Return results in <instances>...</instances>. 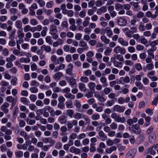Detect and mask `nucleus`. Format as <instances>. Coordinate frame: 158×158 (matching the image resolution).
Masks as SVG:
<instances>
[{
	"mask_svg": "<svg viewBox=\"0 0 158 158\" xmlns=\"http://www.w3.org/2000/svg\"><path fill=\"white\" fill-rule=\"evenodd\" d=\"M119 43L122 45L124 46H127L128 45V42L121 38L119 37L118 40Z\"/></svg>",
	"mask_w": 158,
	"mask_h": 158,
	"instance_id": "nucleus-12",
	"label": "nucleus"
},
{
	"mask_svg": "<svg viewBox=\"0 0 158 158\" xmlns=\"http://www.w3.org/2000/svg\"><path fill=\"white\" fill-rule=\"evenodd\" d=\"M106 143L107 145L111 146L114 144V143L113 140L108 139L106 140Z\"/></svg>",
	"mask_w": 158,
	"mask_h": 158,
	"instance_id": "nucleus-54",
	"label": "nucleus"
},
{
	"mask_svg": "<svg viewBox=\"0 0 158 158\" xmlns=\"http://www.w3.org/2000/svg\"><path fill=\"white\" fill-rule=\"evenodd\" d=\"M82 36V34L80 33H77L75 35V39L77 40H81Z\"/></svg>",
	"mask_w": 158,
	"mask_h": 158,
	"instance_id": "nucleus-61",
	"label": "nucleus"
},
{
	"mask_svg": "<svg viewBox=\"0 0 158 158\" xmlns=\"http://www.w3.org/2000/svg\"><path fill=\"white\" fill-rule=\"evenodd\" d=\"M15 26L18 28L20 29L22 27V23L19 20H17L15 23Z\"/></svg>",
	"mask_w": 158,
	"mask_h": 158,
	"instance_id": "nucleus-29",
	"label": "nucleus"
},
{
	"mask_svg": "<svg viewBox=\"0 0 158 158\" xmlns=\"http://www.w3.org/2000/svg\"><path fill=\"white\" fill-rule=\"evenodd\" d=\"M70 151L72 153L77 154L80 152V150L79 149L76 148L74 147H72L70 149Z\"/></svg>",
	"mask_w": 158,
	"mask_h": 158,
	"instance_id": "nucleus-25",
	"label": "nucleus"
},
{
	"mask_svg": "<svg viewBox=\"0 0 158 158\" xmlns=\"http://www.w3.org/2000/svg\"><path fill=\"white\" fill-rule=\"evenodd\" d=\"M154 65L152 63H150L147 64L146 65V68L148 70H152L154 68Z\"/></svg>",
	"mask_w": 158,
	"mask_h": 158,
	"instance_id": "nucleus-44",
	"label": "nucleus"
},
{
	"mask_svg": "<svg viewBox=\"0 0 158 158\" xmlns=\"http://www.w3.org/2000/svg\"><path fill=\"white\" fill-rule=\"evenodd\" d=\"M75 105L77 109V110L79 112H82V110L80 109L81 106V104L80 102L79 101H76Z\"/></svg>",
	"mask_w": 158,
	"mask_h": 158,
	"instance_id": "nucleus-31",
	"label": "nucleus"
},
{
	"mask_svg": "<svg viewBox=\"0 0 158 158\" xmlns=\"http://www.w3.org/2000/svg\"><path fill=\"white\" fill-rule=\"evenodd\" d=\"M88 86L89 89L91 90L94 89L96 86L95 84L93 82H90L88 84Z\"/></svg>",
	"mask_w": 158,
	"mask_h": 158,
	"instance_id": "nucleus-36",
	"label": "nucleus"
},
{
	"mask_svg": "<svg viewBox=\"0 0 158 158\" xmlns=\"http://www.w3.org/2000/svg\"><path fill=\"white\" fill-rule=\"evenodd\" d=\"M6 100L7 102H12L16 100L11 96H9L6 98Z\"/></svg>",
	"mask_w": 158,
	"mask_h": 158,
	"instance_id": "nucleus-53",
	"label": "nucleus"
},
{
	"mask_svg": "<svg viewBox=\"0 0 158 158\" xmlns=\"http://www.w3.org/2000/svg\"><path fill=\"white\" fill-rule=\"evenodd\" d=\"M155 71H152L149 72L147 75V76L152 81H156L158 79L157 77L154 76Z\"/></svg>",
	"mask_w": 158,
	"mask_h": 158,
	"instance_id": "nucleus-4",
	"label": "nucleus"
},
{
	"mask_svg": "<svg viewBox=\"0 0 158 158\" xmlns=\"http://www.w3.org/2000/svg\"><path fill=\"white\" fill-rule=\"evenodd\" d=\"M65 104L66 107L68 108H72L73 106L72 102L71 101H67L65 102Z\"/></svg>",
	"mask_w": 158,
	"mask_h": 158,
	"instance_id": "nucleus-37",
	"label": "nucleus"
},
{
	"mask_svg": "<svg viewBox=\"0 0 158 158\" xmlns=\"http://www.w3.org/2000/svg\"><path fill=\"white\" fill-rule=\"evenodd\" d=\"M101 82L103 84V86L104 87L106 86L107 85V83L106 82V79L104 77H102L100 79Z\"/></svg>",
	"mask_w": 158,
	"mask_h": 158,
	"instance_id": "nucleus-38",
	"label": "nucleus"
},
{
	"mask_svg": "<svg viewBox=\"0 0 158 158\" xmlns=\"http://www.w3.org/2000/svg\"><path fill=\"white\" fill-rule=\"evenodd\" d=\"M116 57L118 60L119 61H123L124 60L123 56L120 54H118L116 55Z\"/></svg>",
	"mask_w": 158,
	"mask_h": 158,
	"instance_id": "nucleus-59",
	"label": "nucleus"
},
{
	"mask_svg": "<svg viewBox=\"0 0 158 158\" xmlns=\"http://www.w3.org/2000/svg\"><path fill=\"white\" fill-rule=\"evenodd\" d=\"M100 39L102 42L106 44H108L110 42V40L104 35H102L101 36Z\"/></svg>",
	"mask_w": 158,
	"mask_h": 158,
	"instance_id": "nucleus-14",
	"label": "nucleus"
},
{
	"mask_svg": "<svg viewBox=\"0 0 158 158\" xmlns=\"http://www.w3.org/2000/svg\"><path fill=\"white\" fill-rule=\"evenodd\" d=\"M54 5V2L52 1H51L47 3L46 7L48 8H51Z\"/></svg>",
	"mask_w": 158,
	"mask_h": 158,
	"instance_id": "nucleus-51",
	"label": "nucleus"
},
{
	"mask_svg": "<svg viewBox=\"0 0 158 158\" xmlns=\"http://www.w3.org/2000/svg\"><path fill=\"white\" fill-rule=\"evenodd\" d=\"M123 8V6L120 4H117L115 6V9L117 11L121 10Z\"/></svg>",
	"mask_w": 158,
	"mask_h": 158,
	"instance_id": "nucleus-55",
	"label": "nucleus"
},
{
	"mask_svg": "<svg viewBox=\"0 0 158 158\" xmlns=\"http://www.w3.org/2000/svg\"><path fill=\"white\" fill-rule=\"evenodd\" d=\"M158 103V96L155 97L151 102V105L156 106Z\"/></svg>",
	"mask_w": 158,
	"mask_h": 158,
	"instance_id": "nucleus-32",
	"label": "nucleus"
},
{
	"mask_svg": "<svg viewBox=\"0 0 158 158\" xmlns=\"http://www.w3.org/2000/svg\"><path fill=\"white\" fill-rule=\"evenodd\" d=\"M95 57L97 60L99 61L102 58V56L101 53H97L95 54Z\"/></svg>",
	"mask_w": 158,
	"mask_h": 158,
	"instance_id": "nucleus-49",
	"label": "nucleus"
},
{
	"mask_svg": "<svg viewBox=\"0 0 158 158\" xmlns=\"http://www.w3.org/2000/svg\"><path fill=\"white\" fill-rule=\"evenodd\" d=\"M90 19V18L89 17H86L83 23V25L84 27H87L89 24V21Z\"/></svg>",
	"mask_w": 158,
	"mask_h": 158,
	"instance_id": "nucleus-20",
	"label": "nucleus"
},
{
	"mask_svg": "<svg viewBox=\"0 0 158 158\" xmlns=\"http://www.w3.org/2000/svg\"><path fill=\"white\" fill-rule=\"evenodd\" d=\"M56 27L53 25H51L50 28V34L52 35L56 34L57 32Z\"/></svg>",
	"mask_w": 158,
	"mask_h": 158,
	"instance_id": "nucleus-11",
	"label": "nucleus"
},
{
	"mask_svg": "<svg viewBox=\"0 0 158 158\" xmlns=\"http://www.w3.org/2000/svg\"><path fill=\"white\" fill-rule=\"evenodd\" d=\"M47 30V28L46 27H44L43 28L41 32V35L42 36H44L46 35Z\"/></svg>",
	"mask_w": 158,
	"mask_h": 158,
	"instance_id": "nucleus-43",
	"label": "nucleus"
},
{
	"mask_svg": "<svg viewBox=\"0 0 158 158\" xmlns=\"http://www.w3.org/2000/svg\"><path fill=\"white\" fill-rule=\"evenodd\" d=\"M80 81L81 82L86 83L88 82L89 79L87 77L83 76L81 77Z\"/></svg>",
	"mask_w": 158,
	"mask_h": 158,
	"instance_id": "nucleus-48",
	"label": "nucleus"
},
{
	"mask_svg": "<svg viewBox=\"0 0 158 158\" xmlns=\"http://www.w3.org/2000/svg\"><path fill=\"white\" fill-rule=\"evenodd\" d=\"M63 44L62 40L60 39L58 40V41H55L53 43V46L54 47H57L59 45H62Z\"/></svg>",
	"mask_w": 158,
	"mask_h": 158,
	"instance_id": "nucleus-19",
	"label": "nucleus"
},
{
	"mask_svg": "<svg viewBox=\"0 0 158 158\" xmlns=\"http://www.w3.org/2000/svg\"><path fill=\"white\" fill-rule=\"evenodd\" d=\"M123 31H126L125 34L126 36L130 38L131 37V35L133 34V32L131 31L127 28L124 29Z\"/></svg>",
	"mask_w": 158,
	"mask_h": 158,
	"instance_id": "nucleus-22",
	"label": "nucleus"
},
{
	"mask_svg": "<svg viewBox=\"0 0 158 158\" xmlns=\"http://www.w3.org/2000/svg\"><path fill=\"white\" fill-rule=\"evenodd\" d=\"M118 24L121 26H125L127 23L126 19L123 17H121L119 18L117 20Z\"/></svg>",
	"mask_w": 158,
	"mask_h": 158,
	"instance_id": "nucleus-7",
	"label": "nucleus"
},
{
	"mask_svg": "<svg viewBox=\"0 0 158 158\" xmlns=\"http://www.w3.org/2000/svg\"><path fill=\"white\" fill-rule=\"evenodd\" d=\"M40 49L43 51H45L47 52L51 51V48L49 46H46L45 45H43L40 47Z\"/></svg>",
	"mask_w": 158,
	"mask_h": 158,
	"instance_id": "nucleus-16",
	"label": "nucleus"
},
{
	"mask_svg": "<svg viewBox=\"0 0 158 158\" xmlns=\"http://www.w3.org/2000/svg\"><path fill=\"white\" fill-rule=\"evenodd\" d=\"M106 9L105 7H102L99 9L98 10L97 14L98 15H100L102 13H105L106 11Z\"/></svg>",
	"mask_w": 158,
	"mask_h": 158,
	"instance_id": "nucleus-24",
	"label": "nucleus"
},
{
	"mask_svg": "<svg viewBox=\"0 0 158 158\" xmlns=\"http://www.w3.org/2000/svg\"><path fill=\"white\" fill-rule=\"evenodd\" d=\"M32 35L31 33L30 32H27L25 35V40L26 41H28L29 40V39L31 37Z\"/></svg>",
	"mask_w": 158,
	"mask_h": 158,
	"instance_id": "nucleus-41",
	"label": "nucleus"
},
{
	"mask_svg": "<svg viewBox=\"0 0 158 158\" xmlns=\"http://www.w3.org/2000/svg\"><path fill=\"white\" fill-rule=\"evenodd\" d=\"M58 121L62 124L66 122L65 118L63 117H60L58 119Z\"/></svg>",
	"mask_w": 158,
	"mask_h": 158,
	"instance_id": "nucleus-47",
	"label": "nucleus"
},
{
	"mask_svg": "<svg viewBox=\"0 0 158 158\" xmlns=\"http://www.w3.org/2000/svg\"><path fill=\"white\" fill-rule=\"evenodd\" d=\"M64 96L66 98H70L71 99H74L75 98L74 95L71 94L69 93H66L64 95Z\"/></svg>",
	"mask_w": 158,
	"mask_h": 158,
	"instance_id": "nucleus-40",
	"label": "nucleus"
},
{
	"mask_svg": "<svg viewBox=\"0 0 158 158\" xmlns=\"http://www.w3.org/2000/svg\"><path fill=\"white\" fill-rule=\"evenodd\" d=\"M41 7H43L45 5V2L43 0H35Z\"/></svg>",
	"mask_w": 158,
	"mask_h": 158,
	"instance_id": "nucleus-42",
	"label": "nucleus"
},
{
	"mask_svg": "<svg viewBox=\"0 0 158 158\" xmlns=\"http://www.w3.org/2000/svg\"><path fill=\"white\" fill-rule=\"evenodd\" d=\"M15 156L16 157L20 158L23 156V152L21 151H19L15 152Z\"/></svg>",
	"mask_w": 158,
	"mask_h": 158,
	"instance_id": "nucleus-57",
	"label": "nucleus"
},
{
	"mask_svg": "<svg viewBox=\"0 0 158 158\" xmlns=\"http://www.w3.org/2000/svg\"><path fill=\"white\" fill-rule=\"evenodd\" d=\"M82 118L85 121V124H89L90 123V120L88 117L86 115H84L82 117Z\"/></svg>",
	"mask_w": 158,
	"mask_h": 158,
	"instance_id": "nucleus-63",
	"label": "nucleus"
},
{
	"mask_svg": "<svg viewBox=\"0 0 158 158\" xmlns=\"http://www.w3.org/2000/svg\"><path fill=\"white\" fill-rule=\"evenodd\" d=\"M67 114L68 115L71 117H72L73 115V112L72 110L68 109L67 110Z\"/></svg>",
	"mask_w": 158,
	"mask_h": 158,
	"instance_id": "nucleus-62",
	"label": "nucleus"
},
{
	"mask_svg": "<svg viewBox=\"0 0 158 158\" xmlns=\"http://www.w3.org/2000/svg\"><path fill=\"white\" fill-rule=\"evenodd\" d=\"M84 115L79 113H77L75 114L74 117L75 119H79L81 118H82V117Z\"/></svg>",
	"mask_w": 158,
	"mask_h": 158,
	"instance_id": "nucleus-39",
	"label": "nucleus"
},
{
	"mask_svg": "<svg viewBox=\"0 0 158 158\" xmlns=\"http://www.w3.org/2000/svg\"><path fill=\"white\" fill-rule=\"evenodd\" d=\"M30 23L31 25L35 26L38 24V22L36 19H32L30 21Z\"/></svg>",
	"mask_w": 158,
	"mask_h": 158,
	"instance_id": "nucleus-56",
	"label": "nucleus"
},
{
	"mask_svg": "<svg viewBox=\"0 0 158 158\" xmlns=\"http://www.w3.org/2000/svg\"><path fill=\"white\" fill-rule=\"evenodd\" d=\"M139 42L143 44H145L148 43L147 40L145 38L143 37L140 38L139 39Z\"/></svg>",
	"mask_w": 158,
	"mask_h": 158,
	"instance_id": "nucleus-50",
	"label": "nucleus"
},
{
	"mask_svg": "<svg viewBox=\"0 0 158 158\" xmlns=\"http://www.w3.org/2000/svg\"><path fill=\"white\" fill-rule=\"evenodd\" d=\"M9 106V104L7 102L4 103L2 105L1 107V109L5 113H7L8 112L9 109H8Z\"/></svg>",
	"mask_w": 158,
	"mask_h": 158,
	"instance_id": "nucleus-5",
	"label": "nucleus"
},
{
	"mask_svg": "<svg viewBox=\"0 0 158 158\" xmlns=\"http://www.w3.org/2000/svg\"><path fill=\"white\" fill-rule=\"evenodd\" d=\"M20 61L21 63H27L30 62V59L27 58L22 57L20 59Z\"/></svg>",
	"mask_w": 158,
	"mask_h": 158,
	"instance_id": "nucleus-35",
	"label": "nucleus"
},
{
	"mask_svg": "<svg viewBox=\"0 0 158 158\" xmlns=\"http://www.w3.org/2000/svg\"><path fill=\"white\" fill-rule=\"evenodd\" d=\"M135 85L139 89L143 90L145 89V87L140 81H136L135 82Z\"/></svg>",
	"mask_w": 158,
	"mask_h": 158,
	"instance_id": "nucleus-15",
	"label": "nucleus"
},
{
	"mask_svg": "<svg viewBox=\"0 0 158 158\" xmlns=\"http://www.w3.org/2000/svg\"><path fill=\"white\" fill-rule=\"evenodd\" d=\"M114 52L116 53H120L121 54H124L126 52V49L123 48H121L120 46L115 47L114 49Z\"/></svg>",
	"mask_w": 158,
	"mask_h": 158,
	"instance_id": "nucleus-1",
	"label": "nucleus"
},
{
	"mask_svg": "<svg viewBox=\"0 0 158 158\" xmlns=\"http://www.w3.org/2000/svg\"><path fill=\"white\" fill-rule=\"evenodd\" d=\"M17 37L18 38H23L24 34L23 32L22 29H19L17 32Z\"/></svg>",
	"mask_w": 158,
	"mask_h": 158,
	"instance_id": "nucleus-18",
	"label": "nucleus"
},
{
	"mask_svg": "<svg viewBox=\"0 0 158 158\" xmlns=\"http://www.w3.org/2000/svg\"><path fill=\"white\" fill-rule=\"evenodd\" d=\"M31 26L29 25H27L24 27V31L25 32H27L31 30Z\"/></svg>",
	"mask_w": 158,
	"mask_h": 158,
	"instance_id": "nucleus-60",
	"label": "nucleus"
},
{
	"mask_svg": "<svg viewBox=\"0 0 158 158\" xmlns=\"http://www.w3.org/2000/svg\"><path fill=\"white\" fill-rule=\"evenodd\" d=\"M106 35L109 37H110L113 35V32L111 28L109 27H106L105 29Z\"/></svg>",
	"mask_w": 158,
	"mask_h": 158,
	"instance_id": "nucleus-13",
	"label": "nucleus"
},
{
	"mask_svg": "<svg viewBox=\"0 0 158 158\" xmlns=\"http://www.w3.org/2000/svg\"><path fill=\"white\" fill-rule=\"evenodd\" d=\"M113 109L114 111L121 113L124 111L125 108L124 106H120L118 105H115L113 106Z\"/></svg>",
	"mask_w": 158,
	"mask_h": 158,
	"instance_id": "nucleus-2",
	"label": "nucleus"
},
{
	"mask_svg": "<svg viewBox=\"0 0 158 158\" xmlns=\"http://www.w3.org/2000/svg\"><path fill=\"white\" fill-rule=\"evenodd\" d=\"M117 148L115 146H112L109 148H106V152L109 154H110L112 152L115 151Z\"/></svg>",
	"mask_w": 158,
	"mask_h": 158,
	"instance_id": "nucleus-17",
	"label": "nucleus"
},
{
	"mask_svg": "<svg viewBox=\"0 0 158 158\" xmlns=\"http://www.w3.org/2000/svg\"><path fill=\"white\" fill-rule=\"evenodd\" d=\"M156 139V134L153 133L151 134L148 137V141L151 143H154Z\"/></svg>",
	"mask_w": 158,
	"mask_h": 158,
	"instance_id": "nucleus-10",
	"label": "nucleus"
},
{
	"mask_svg": "<svg viewBox=\"0 0 158 158\" xmlns=\"http://www.w3.org/2000/svg\"><path fill=\"white\" fill-rule=\"evenodd\" d=\"M114 66L117 68H121L123 67V64L122 63L116 61L113 63Z\"/></svg>",
	"mask_w": 158,
	"mask_h": 158,
	"instance_id": "nucleus-34",
	"label": "nucleus"
},
{
	"mask_svg": "<svg viewBox=\"0 0 158 158\" xmlns=\"http://www.w3.org/2000/svg\"><path fill=\"white\" fill-rule=\"evenodd\" d=\"M136 151L134 149L130 150L127 154L126 158H133L135 155Z\"/></svg>",
	"mask_w": 158,
	"mask_h": 158,
	"instance_id": "nucleus-6",
	"label": "nucleus"
},
{
	"mask_svg": "<svg viewBox=\"0 0 158 158\" xmlns=\"http://www.w3.org/2000/svg\"><path fill=\"white\" fill-rule=\"evenodd\" d=\"M78 87L80 90L83 91H86V88L85 84L83 83H80L79 84Z\"/></svg>",
	"mask_w": 158,
	"mask_h": 158,
	"instance_id": "nucleus-23",
	"label": "nucleus"
},
{
	"mask_svg": "<svg viewBox=\"0 0 158 158\" xmlns=\"http://www.w3.org/2000/svg\"><path fill=\"white\" fill-rule=\"evenodd\" d=\"M112 51V49L109 47L107 48L104 52L105 56H109Z\"/></svg>",
	"mask_w": 158,
	"mask_h": 158,
	"instance_id": "nucleus-30",
	"label": "nucleus"
},
{
	"mask_svg": "<svg viewBox=\"0 0 158 158\" xmlns=\"http://www.w3.org/2000/svg\"><path fill=\"white\" fill-rule=\"evenodd\" d=\"M45 40L46 43L50 45L52 44L53 42L52 38L50 36H47L45 38Z\"/></svg>",
	"mask_w": 158,
	"mask_h": 158,
	"instance_id": "nucleus-33",
	"label": "nucleus"
},
{
	"mask_svg": "<svg viewBox=\"0 0 158 158\" xmlns=\"http://www.w3.org/2000/svg\"><path fill=\"white\" fill-rule=\"evenodd\" d=\"M145 112L149 115H152L153 114V110L148 108L145 110Z\"/></svg>",
	"mask_w": 158,
	"mask_h": 158,
	"instance_id": "nucleus-46",
	"label": "nucleus"
},
{
	"mask_svg": "<svg viewBox=\"0 0 158 158\" xmlns=\"http://www.w3.org/2000/svg\"><path fill=\"white\" fill-rule=\"evenodd\" d=\"M153 49H154V50L152 49H150L148 50L147 51L148 54L149 56H150V57L152 59L154 58V55L153 53L154 51L156 50V48L155 49L154 48H153Z\"/></svg>",
	"mask_w": 158,
	"mask_h": 158,
	"instance_id": "nucleus-21",
	"label": "nucleus"
},
{
	"mask_svg": "<svg viewBox=\"0 0 158 158\" xmlns=\"http://www.w3.org/2000/svg\"><path fill=\"white\" fill-rule=\"evenodd\" d=\"M108 97L109 98L111 99L112 101H115L116 99L115 98V94L113 93H110L109 94Z\"/></svg>",
	"mask_w": 158,
	"mask_h": 158,
	"instance_id": "nucleus-58",
	"label": "nucleus"
},
{
	"mask_svg": "<svg viewBox=\"0 0 158 158\" xmlns=\"http://www.w3.org/2000/svg\"><path fill=\"white\" fill-rule=\"evenodd\" d=\"M127 50L130 53H133L135 51V48L132 46H129L127 48Z\"/></svg>",
	"mask_w": 158,
	"mask_h": 158,
	"instance_id": "nucleus-64",
	"label": "nucleus"
},
{
	"mask_svg": "<svg viewBox=\"0 0 158 158\" xmlns=\"http://www.w3.org/2000/svg\"><path fill=\"white\" fill-rule=\"evenodd\" d=\"M151 118L149 116H147L145 118V120L146 123L144 125L146 127L148 126L150 124V121Z\"/></svg>",
	"mask_w": 158,
	"mask_h": 158,
	"instance_id": "nucleus-45",
	"label": "nucleus"
},
{
	"mask_svg": "<svg viewBox=\"0 0 158 158\" xmlns=\"http://www.w3.org/2000/svg\"><path fill=\"white\" fill-rule=\"evenodd\" d=\"M66 80L69 82V84L70 85H74L76 84V81L73 77H72L70 78L68 77L66 78Z\"/></svg>",
	"mask_w": 158,
	"mask_h": 158,
	"instance_id": "nucleus-9",
	"label": "nucleus"
},
{
	"mask_svg": "<svg viewBox=\"0 0 158 158\" xmlns=\"http://www.w3.org/2000/svg\"><path fill=\"white\" fill-rule=\"evenodd\" d=\"M129 77L128 76L125 77H122L119 79V82L122 84L125 83H128L129 82Z\"/></svg>",
	"mask_w": 158,
	"mask_h": 158,
	"instance_id": "nucleus-8",
	"label": "nucleus"
},
{
	"mask_svg": "<svg viewBox=\"0 0 158 158\" xmlns=\"http://www.w3.org/2000/svg\"><path fill=\"white\" fill-rule=\"evenodd\" d=\"M153 146L150 147L148 149V152L152 155H154L156 153V152L153 150Z\"/></svg>",
	"mask_w": 158,
	"mask_h": 158,
	"instance_id": "nucleus-52",
	"label": "nucleus"
},
{
	"mask_svg": "<svg viewBox=\"0 0 158 158\" xmlns=\"http://www.w3.org/2000/svg\"><path fill=\"white\" fill-rule=\"evenodd\" d=\"M15 56L14 55L11 54L9 57L6 59V60L7 62H12L15 60Z\"/></svg>",
	"mask_w": 158,
	"mask_h": 158,
	"instance_id": "nucleus-27",
	"label": "nucleus"
},
{
	"mask_svg": "<svg viewBox=\"0 0 158 158\" xmlns=\"http://www.w3.org/2000/svg\"><path fill=\"white\" fill-rule=\"evenodd\" d=\"M63 74L62 72H57L52 75V78L54 80L58 81L63 76Z\"/></svg>",
	"mask_w": 158,
	"mask_h": 158,
	"instance_id": "nucleus-3",
	"label": "nucleus"
},
{
	"mask_svg": "<svg viewBox=\"0 0 158 158\" xmlns=\"http://www.w3.org/2000/svg\"><path fill=\"white\" fill-rule=\"evenodd\" d=\"M79 45L80 47H85V49L87 50L88 49V47L87 46V43L83 41H81L79 43Z\"/></svg>",
	"mask_w": 158,
	"mask_h": 158,
	"instance_id": "nucleus-26",
	"label": "nucleus"
},
{
	"mask_svg": "<svg viewBox=\"0 0 158 158\" xmlns=\"http://www.w3.org/2000/svg\"><path fill=\"white\" fill-rule=\"evenodd\" d=\"M98 134L100 137H102L101 140L102 141H104L106 139L107 137L105 135L104 133L102 131H100Z\"/></svg>",
	"mask_w": 158,
	"mask_h": 158,
	"instance_id": "nucleus-28",
	"label": "nucleus"
}]
</instances>
